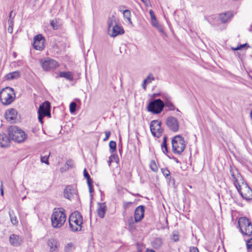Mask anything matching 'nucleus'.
I'll return each mask as SVG.
<instances>
[{"mask_svg": "<svg viewBox=\"0 0 252 252\" xmlns=\"http://www.w3.org/2000/svg\"><path fill=\"white\" fill-rule=\"evenodd\" d=\"M40 63L43 70L46 71L54 69L58 66V63L55 60L50 58L40 60Z\"/></svg>", "mask_w": 252, "mask_h": 252, "instance_id": "nucleus-10", "label": "nucleus"}, {"mask_svg": "<svg viewBox=\"0 0 252 252\" xmlns=\"http://www.w3.org/2000/svg\"><path fill=\"white\" fill-rule=\"evenodd\" d=\"M247 248L248 250L252 249V238L247 241Z\"/></svg>", "mask_w": 252, "mask_h": 252, "instance_id": "nucleus-42", "label": "nucleus"}, {"mask_svg": "<svg viewBox=\"0 0 252 252\" xmlns=\"http://www.w3.org/2000/svg\"><path fill=\"white\" fill-rule=\"evenodd\" d=\"M8 134L13 141L17 143L24 142L27 137L24 131L15 126L8 128Z\"/></svg>", "mask_w": 252, "mask_h": 252, "instance_id": "nucleus-3", "label": "nucleus"}, {"mask_svg": "<svg viewBox=\"0 0 252 252\" xmlns=\"http://www.w3.org/2000/svg\"><path fill=\"white\" fill-rule=\"evenodd\" d=\"M47 245L49 249V252H58L60 247V243L58 240L54 238L48 240Z\"/></svg>", "mask_w": 252, "mask_h": 252, "instance_id": "nucleus-16", "label": "nucleus"}, {"mask_svg": "<svg viewBox=\"0 0 252 252\" xmlns=\"http://www.w3.org/2000/svg\"><path fill=\"white\" fill-rule=\"evenodd\" d=\"M105 137L104 138L103 140L107 141L108 140V139L110 137L111 132H110V131H106L105 132Z\"/></svg>", "mask_w": 252, "mask_h": 252, "instance_id": "nucleus-49", "label": "nucleus"}, {"mask_svg": "<svg viewBox=\"0 0 252 252\" xmlns=\"http://www.w3.org/2000/svg\"><path fill=\"white\" fill-rule=\"evenodd\" d=\"M17 114V112L16 110L13 108H10L5 112V117L7 121L14 123L16 119Z\"/></svg>", "mask_w": 252, "mask_h": 252, "instance_id": "nucleus-17", "label": "nucleus"}, {"mask_svg": "<svg viewBox=\"0 0 252 252\" xmlns=\"http://www.w3.org/2000/svg\"><path fill=\"white\" fill-rule=\"evenodd\" d=\"M76 108V103L72 102L69 105V109L71 113L74 112Z\"/></svg>", "mask_w": 252, "mask_h": 252, "instance_id": "nucleus-40", "label": "nucleus"}, {"mask_svg": "<svg viewBox=\"0 0 252 252\" xmlns=\"http://www.w3.org/2000/svg\"><path fill=\"white\" fill-rule=\"evenodd\" d=\"M164 107V102L160 99H157L149 103L147 109L153 114H159L163 110Z\"/></svg>", "mask_w": 252, "mask_h": 252, "instance_id": "nucleus-9", "label": "nucleus"}, {"mask_svg": "<svg viewBox=\"0 0 252 252\" xmlns=\"http://www.w3.org/2000/svg\"><path fill=\"white\" fill-rule=\"evenodd\" d=\"M52 226L55 228L61 227L65 222L66 216L63 209L55 208L51 216Z\"/></svg>", "mask_w": 252, "mask_h": 252, "instance_id": "nucleus-2", "label": "nucleus"}, {"mask_svg": "<svg viewBox=\"0 0 252 252\" xmlns=\"http://www.w3.org/2000/svg\"><path fill=\"white\" fill-rule=\"evenodd\" d=\"M14 24L8 25V27L7 28V31L9 33H12L13 32V27Z\"/></svg>", "mask_w": 252, "mask_h": 252, "instance_id": "nucleus-50", "label": "nucleus"}, {"mask_svg": "<svg viewBox=\"0 0 252 252\" xmlns=\"http://www.w3.org/2000/svg\"><path fill=\"white\" fill-rule=\"evenodd\" d=\"M146 252H156L153 250L147 249L146 251Z\"/></svg>", "mask_w": 252, "mask_h": 252, "instance_id": "nucleus-55", "label": "nucleus"}, {"mask_svg": "<svg viewBox=\"0 0 252 252\" xmlns=\"http://www.w3.org/2000/svg\"><path fill=\"white\" fill-rule=\"evenodd\" d=\"M10 140L6 134L0 133V146L1 147H7L10 145Z\"/></svg>", "mask_w": 252, "mask_h": 252, "instance_id": "nucleus-19", "label": "nucleus"}, {"mask_svg": "<svg viewBox=\"0 0 252 252\" xmlns=\"http://www.w3.org/2000/svg\"><path fill=\"white\" fill-rule=\"evenodd\" d=\"M41 161L43 163H45L46 164H49L48 157L44 156L41 157Z\"/></svg>", "mask_w": 252, "mask_h": 252, "instance_id": "nucleus-44", "label": "nucleus"}, {"mask_svg": "<svg viewBox=\"0 0 252 252\" xmlns=\"http://www.w3.org/2000/svg\"><path fill=\"white\" fill-rule=\"evenodd\" d=\"M64 196L69 199L72 200L75 196H77L76 189L72 186H67L64 189Z\"/></svg>", "mask_w": 252, "mask_h": 252, "instance_id": "nucleus-13", "label": "nucleus"}, {"mask_svg": "<svg viewBox=\"0 0 252 252\" xmlns=\"http://www.w3.org/2000/svg\"><path fill=\"white\" fill-rule=\"evenodd\" d=\"M172 145L173 153L177 154H181L186 147L184 139L180 135L174 137L172 140Z\"/></svg>", "mask_w": 252, "mask_h": 252, "instance_id": "nucleus-6", "label": "nucleus"}, {"mask_svg": "<svg viewBox=\"0 0 252 252\" xmlns=\"http://www.w3.org/2000/svg\"><path fill=\"white\" fill-rule=\"evenodd\" d=\"M118 20L115 15H112L109 17L107 21L108 29L118 24Z\"/></svg>", "mask_w": 252, "mask_h": 252, "instance_id": "nucleus-25", "label": "nucleus"}, {"mask_svg": "<svg viewBox=\"0 0 252 252\" xmlns=\"http://www.w3.org/2000/svg\"><path fill=\"white\" fill-rule=\"evenodd\" d=\"M164 106L167 107L170 110H174L175 109V107L172 103L170 100H167L164 103Z\"/></svg>", "mask_w": 252, "mask_h": 252, "instance_id": "nucleus-32", "label": "nucleus"}, {"mask_svg": "<svg viewBox=\"0 0 252 252\" xmlns=\"http://www.w3.org/2000/svg\"><path fill=\"white\" fill-rule=\"evenodd\" d=\"M150 166V168L151 169V170L153 171H154L155 172H156L158 171V166H157L155 160H152L151 161Z\"/></svg>", "mask_w": 252, "mask_h": 252, "instance_id": "nucleus-35", "label": "nucleus"}, {"mask_svg": "<svg viewBox=\"0 0 252 252\" xmlns=\"http://www.w3.org/2000/svg\"><path fill=\"white\" fill-rule=\"evenodd\" d=\"M150 130L154 136L159 137L162 132L160 122L158 120L152 121L150 124Z\"/></svg>", "mask_w": 252, "mask_h": 252, "instance_id": "nucleus-11", "label": "nucleus"}, {"mask_svg": "<svg viewBox=\"0 0 252 252\" xmlns=\"http://www.w3.org/2000/svg\"><path fill=\"white\" fill-rule=\"evenodd\" d=\"M124 18L126 19L129 24L132 25V23L131 20V12L129 10H125L123 11Z\"/></svg>", "mask_w": 252, "mask_h": 252, "instance_id": "nucleus-28", "label": "nucleus"}, {"mask_svg": "<svg viewBox=\"0 0 252 252\" xmlns=\"http://www.w3.org/2000/svg\"><path fill=\"white\" fill-rule=\"evenodd\" d=\"M154 247L156 248L160 247L162 244V241L160 238H157L152 242Z\"/></svg>", "mask_w": 252, "mask_h": 252, "instance_id": "nucleus-30", "label": "nucleus"}, {"mask_svg": "<svg viewBox=\"0 0 252 252\" xmlns=\"http://www.w3.org/2000/svg\"><path fill=\"white\" fill-rule=\"evenodd\" d=\"M142 1H143L144 3H147L149 0H141Z\"/></svg>", "mask_w": 252, "mask_h": 252, "instance_id": "nucleus-56", "label": "nucleus"}, {"mask_svg": "<svg viewBox=\"0 0 252 252\" xmlns=\"http://www.w3.org/2000/svg\"><path fill=\"white\" fill-rule=\"evenodd\" d=\"M247 45H248V44L247 43L240 45L239 46H238L236 48L232 47V49L234 51L238 50H241V49H242L243 47L246 46Z\"/></svg>", "mask_w": 252, "mask_h": 252, "instance_id": "nucleus-46", "label": "nucleus"}, {"mask_svg": "<svg viewBox=\"0 0 252 252\" xmlns=\"http://www.w3.org/2000/svg\"><path fill=\"white\" fill-rule=\"evenodd\" d=\"M230 172L234 185L242 197L247 200L252 199V190L244 183V179L238 170L235 168H231Z\"/></svg>", "mask_w": 252, "mask_h": 252, "instance_id": "nucleus-1", "label": "nucleus"}, {"mask_svg": "<svg viewBox=\"0 0 252 252\" xmlns=\"http://www.w3.org/2000/svg\"><path fill=\"white\" fill-rule=\"evenodd\" d=\"M161 171L163 175L167 178L170 177V171L167 168H162Z\"/></svg>", "mask_w": 252, "mask_h": 252, "instance_id": "nucleus-38", "label": "nucleus"}, {"mask_svg": "<svg viewBox=\"0 0 252 252\" xmlns=\"http://www.w3.org/2000/svg\"><path fill=\"white\" fill-rule=\"evenodd\" d=\"M125 32L124 29L118 24L108 29V33L111 37L122 34Z\"/></svg>", "mask_w": 252, "mask_h": 252, "instance_id": "nucleus-14", "label": "nucleus"}, {"mask_svg": "<svg viewBox=\"0 0 252 252\" xmlns=\"http://www.w3.org/2000/svg\"><path fill=\"white\" fill-rule=\"evenodd\" d=\"M166 124L168 128L173 132H177L179 128L178 120L172 116L168 117L166 120Z\"/></svg>", "mask_w": 252, "mask_h": 252, "instance_id": "nucleus-12", "label": "nucleus"}, {"mask_svg": "<svg viewBox=\"0 0 252 252\" xmlns=\"http://www.w3.org/2000/svg\"><path fill=\"white\" fill-rule=\"evenodd\" d=\"M148 84V83H145V81H143V84H142V87L144 90H146V84Z\"/></svg>", "mask_w": 252, "mask_h": 252, "instance_id": "nucleus-54", "label": "nucleus"}, {"mask_svg": "<svg viewBox=\"0 0 252 252\" xmlns=\"http://www.w3.org/2000/svg\"><path fill=\"white\" fill-rule=\"evenodd\" d=\"M166 137H164L163 141L161 145L162 150L164 154H166L168 152L167 146L166 144Z\"/></svg>", "mask_w": 252, "mask_h": 252, "instance_id": "nucleus-34", "label": "nucleus"}, {"mask_svg": "<svg viewBox=\"0 0 252 252\" xmlns=\"http://www.w3.org/2000/svg\"><path fill=\"white\" fill-rule=\"evenodd\" d=\"M139 222L138 220H136V218L132 217H130L127 220L128 226L130 230H135L136 228L135 223Z\"/></svg>", "mask_w": 252, "mask_h": 252, "instance_id": "nucleus-24", "label": "nucleus"}, {"mask_svg": "<svg viewBox=\"0 0 252 252\" xmlns=\"http://www.w3.org/2000/svg\"><path fill=\"white\" fill-rule=\"evenodd\" d=\"M174 160H175V161L176 162H177V163H179V160H178L177 158H174Z\"/></svg>", "mask_w": 252, "mask_h": 252, "instance_id": "nucleus-57", "label": "nucleus"}, {"mask_svg": "<svg viewBox=\"0 0 252 252\" xmlns=\"http://www.w3.org/2000/svg\"><path fill=\"white\" fill-rule=\"evenodd\" d=\"M151 24L153 26L155 27L157 29H158L159 31L162 32V27L161 26L158 24V21L157 20V19L152 20H151Z\"/></svg>", "mask_w": 252, "mask_h": 252, "instance_id": "nucleus-31", "label": "nucleus"}, {"mask_svg": "<svg viewBox=\"0 0 252 252\" xmlns=\"http://www.w3.org/2000/svg\"><path fill=\"white\" fill-rule=\"evenodd\" d=\"M251 118L252 119V111L251 112Z\"/></svg>", "mask_w": 252, "mask_h": 252, "instance_id": "nucleus-58", "label": "nucleus"}, {"mask_svg": "<svg viewBox=\"0 0 252 252\" xmlns=\"http://www.w3.org/2000/svg\"><path fill=\"white\" fill-rule=\"evenodd\" d=\"M172 239L175 242H177L179 240V236H178V234L176 232H174L172 233Z\"/></svg>", "mask_w": 252, "mask_h": 252, "instance_id": "nucleus-47", "label": "nucleus"}, {"mask_svg": "<svg viewBox=\"0 0 252 252\" xmlns=\"http://www.w3.org/2000/svg\"><path fill=\"white\" fill-rule=\"evenodd\" d=\"M93 183V181L87 182V184H88V185L89 187V192H90V193H92L94 191Z\"/></svg>", "mask_w": 252, "mask_h": 252, "instance_id": "nucleus-43", "label": "nucleus"}, {"mask_svg": "<svg viewBox=\"0 0 252 252\" xmlns=\"http://www.w3.org/2000/svg\"><path fill=\"white\" fill-rule=\"evenodd\" d=\"M155 80V78L152 76L151 74H150L146 79L144 80L145 83H150L152 81Z\"/></svg>", "mask_w": 252, "mask_h": 252, "instance_id": "nucleus-39", "label": "nucleus"}, {"mask_svg": "<svg viewBox=\"0 0 252 252\" xmlns=\"http://www.w3.org/2000/svg\"><path fill=\"white\" fill-rule=\"evenodd\" d=\"M110 147V151L112 154V155L109 158L110 161H112V158H113L116 161L117 156H116L114 153L116 151V143L114 141H111L109 144Z\"/></svg>", "mask_w": 252, "mask_h": 252, "instance_id": "nucleus-21", "label": "nucleus"}, {"mask_svg": "<svg viewBox=\"0 0 252 252\" xmlns=\"http://www.w3.org/2000/svg\"><path fill=\"white\" fill-rule=\"evenodd\" d=\"M9 242L12 245L18 246L21 244L22 239L21 238L19 237V236L12 234L10 235L9 237Z\"/></svg>", "mask_w": 252, "mask_h": 252, "instance_id": "nucleus-20", "label": "nucleus"}, {"mask_svg": "<svg viewBox=\"0 0 252 252\" xmlns=\"http://www.w3.org/2000/svg\"><path fill=\"white\" fill-rule=\"evenodd\" d=\"M15 98L14 90L10 87H6L0 92V101L3 105L11 104Z\"/></svg>", "mask_w": 252, "mask_h": 252, "instance_id": "nucleus-5", "label": "nucleus"}, {"mask_svg": "<svg viewBox=\"0 0 252 252\" xmlns=\"http://www.w3.org/2000/svg\"><path fill=\"white\" fill-rule=\"evenodd\" d=\"M60 77L65 78L66 79L69 81H72L73 80V74L71 72H61L59 75Z\"/></svg>", "mask_w": 252, "mask_h": 252, "instance_id": "nucleus-26", "label": "nucleus"}, {"mask_svg": "<svg viewBox=\"0 0 252 252\" xmlns=\"http://www.w3.org/2000/svg\"><path fill=\"white\" fill-rule=\"evenodd\" d=\"M12 13H13V11H11L9 14V19L8 20V25L14 24L13 17H12Z\"/></svg>", "mask_w": 252, "mask_h": 252, "instance_id": "nucleus-41", "label": "nucleus"}, {"mask_svg": "<svg viewBox=\"0 0 252 252\" xmlns=\"http://www.w3.org/2000/svg\"><path fill=\"white\" fill-rule=\"evenodd\" d=\"M238 224L242 234L247 236L252 234V223L246 217H241L238 220Z\"/></svg>", "mask_w": 252, "mask_h": 252, "instance_id": "nucleus-7", "label": "nucleus"}, {"mask_svg": "<svg viewBox=\"0 0 252 252\" xmlns=\"http://www.w3.org/2000/svg\"><path fill=\"white\" fill-rule=\"evenodd\" d=\"M33 47L36 50H42L44 47V38L41 34H38L34 38Z\"/></svg>", "mask_w": 252, "mask_h": 252, "instance_id": "nucleus-15", "label": "nucleus"}, {"mask_svg": "<svg viewBox=\"0 0 252 252\" xmlns=\"http://www.w3.org/2000/svg\"><path fill=\"white\" fill-rule=\"evenodd\" d=\"M50 108V103L48 101L44 102L40 105L38 110V118L41 124H43V118L45 116L51 117Z\"/></svg>", "mask_w": 252, "mask_h": 252, "instance_id": "nucleus-8", "label": "nucleus"}, {"mask_svg": "<svg viewBox=\"0 0 252 252\" xmlns=\"http://www.w3.org/2000/svg\"><path fill=\"white\" fill-rule=\"evenodd\" d=\"M144 216V207L143 206H139L135 210L134 217L136 220L140 221Z\"/></svg>", "mask_w": 252, "mask_h": 252, "instance_id": "nucleus-18", "label": "nucleus"}, {"mask_svg": "<svg viewBox=\"0 0 252 252\" xmlns=\"http://www.w3.org/2000/svg\"><path fill=\"white\" fill-rule=\"evenodd\" d=\"M233 16L232 13L228 11L220 15V18L221 22L225 23L227 22Z\"/></svg>", "mask_w": 252, "mask_h": 252, "instance_id": "nucleus-23", "label": "nucleus"}, {"mask_svg": "<svg viewBox=\"0 0 252 252\" xmlns=\"http://www.w3.org/2000/svg\"><path fill=\"white\" fill-rule=\"evenodd\" d=\"M149 14H150V17H151V20L156 19V17L155 16V13H154V11L152 10H151V9L150 10Z\"/></svg>", "mask_w": 252, "mask_h": 252, "instance_id": "nucleus-48", "label": "nucleus"}, {"mask_svg": "<svg viewBox=\"0 0 252 252\" xmlns=\"http://www.w3.org/2000/svg\"><path fill=\"white\" fill-rule=\"evenodd\" d=\"M190 251V252H199L198 249L194 247L191 249Z\"/></svg>", "mask_w": 252, "mask_h": 252, "instance_id": "nucleus-52", "label": "nucleus"}, {"mask_svg": "<svg viewBox=\"0 0 252 252\" xmlns=\"http://www.w3.org/2000/svg\"><path fill=\"white\" fill-rule=\"evenodd\" d=\"M132 205L131 202H124L123 203V208L124 209L126 210Z\"/></svg>", "mask_w": 252, "mask_h": 252, "instance_id": "nucleus-45", "label": "nucleus"}, {"mask_svg": "<svg viewBox=\"0 0 252 252\" xmlns=\"http://www.w3.org/2000/svg\"><path fill=\"white\" fill-rule=\"evenodd\" d=\"M3 185H2V182H1V186H0V194L1 195H3Z\"/></svg>", "mask_w": 252, "mask_h": 252, "instance_id": "nucleus-51", "label": "nucleus"}, {"mask_svg": "<svg viewBox=\"0 0 252 252\" xmlns=\"http://www.w3.org/2000/svg\"><path fill=\"white\" fill-rule=\"evenodd\" d=\"M50 25L52 26V27L53 28V29L54 30H57L59 27V25L57 23L56 20H52L50 22Z\"/></svg>", "mask_w": 252, "mask_h": 252, "instance_id": "nucleus-36", "label": "nucleus"}, {"mask_svg": "<svg viewBox=\"0 0 252 252\" xmlns=\"http://www.w3.org/2000/svg\"><path fill=\"white\" fill-rule=\"evenodd\" d=\"M69 227L73 231H80L83 224V218L78 211L71 213L69 218Z\"/></svg>", "mask_w": 252, "mask_h": 252, "instance_id": "nucleus-4", "label": "nucleus"}, {"mask_svg": "<svg viewBox=\"0 0 252 252\" xmlns=\"http://www.w3.org/2000/svg\"><path fill=\"white\" fill-rule=\"evenodd\" d=\"M13 211L12 212H9V215L10 218V220L12 223L14 225H17L18 223V221L17 219V218L15 216H13Z\"/></svg>", "mask_w": 252, "mask_h": 252, "instance_id": "nucleus-33", "label": "nucleus"}, {"mask_svg": "<svg viewBox=\"0 0 252 252\" xmlns=\"http://www.w3.org/2000/svg\"><path fill=\"white\" fill-rule=\"evenodd\" d=\"M83 174L84 177L87 180V182L93 181L91 178L90 176L89 175L88 172H87L86 169H84L83 171Z\"/></svg>", "mask_w": 252, "mask_h": 252, "instance_id": "nucleus-37", "label": "nucleus"}, {"mask_svg": "<svg viewBox=\"0 0 252 252\" xmlns=\"http://www.w3.org/2000/svg\"><path fill=\"white\" fill-rule=\"evenodd\" d=\"M106 210V206L104 203H99L98 207L97 209V213L98 216L101 218H103L104 217Z\"/></svg>", "mask_w": 252, "mask_h": 252, "instance_id": "nucleus-22", "label": "nucleus"}, {"mask_svg": "<svg viewBox=\"0 0 252 252\" xmlns=\"http://www.w3.org/2000/svg\"><path fill=\"white\" fill-rule=\"evenodd\" d=\"M19 75L20 73L19 71H14L7 74L6 75V78L8 80H11L18 78Z\"/></svg>", "mask_w": 252, "mask_h": 252, "instance_id": "nucleus-27", "label": "nucleus"}, {"mask_svg": "<svg viewBox=\"0 0 252 252\" xmlns=\"http://www.w3.org/2000/svg\"><path fill=\"white\" fill-rule=\"evenodd\" d=\"M75 250V246L72 243H69L66 244L64 248V252H73Z\"/></svg>", "mask_w": 252, "mask_h": 252, "instance_id": "nucleus-29", "label": "nucleus"}, {"mask_svg": "<svg viewBox=\"0 0 252 252\" xmlns=\"http://www.w3.org/2000/svg\"><path fill=\"white\" fill-rule=\"evenodd\" d=\"M163 99H164L165 101L167 100H171V97L168 95H165L163 97Z\"/></svg>", "mask_w": 252, "mask_h": 252, "instance_id": "nucleus-53", "label": "nucleus"}]
</instances>
